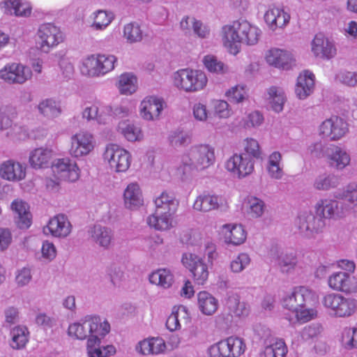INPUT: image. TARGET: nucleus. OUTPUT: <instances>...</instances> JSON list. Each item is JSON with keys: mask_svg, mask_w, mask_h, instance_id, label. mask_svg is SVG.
Instances as JSON below:
<instances>
[{"mask_svg": "<svg viewBox=\"0 0 357 357\" xmlns=\"http://www.w3.org/2000/svg\"><path fill=\"white\" fill-rule=\"evenodd\" d=\"M339 184V178L335 175H321L316 178L314 187L319 190H328Z\"/></svg>", "mask_w": 357, "mask_h": 357, "instance_id": "obj_53", "label": "nucleus"}, {"mask_svg": "<svg viewBox=\"0 0 357 357\" xmlns=\"http://www.w3.org/2000/svg\"><path fill=\"white\" fill-rule=\"evenodd\" d=\"M288 352L287 347L282 340H277L267 345L261 354L262 357H285Z\"/></svg>", "mask_w": 357, "mask_h": 357, "instance_id": "obj_42", "label": "nucleus"}, {"mask_svg": "<svg viewBox=\"0 0 357 357\" xmlns=\"http://www.w3.org/2000/svg\"><path fill=\"white\" fill-rule=\"evenodd\" d=\"M95 139L87 131H79L71 137L69 153L74 158L89 155L95 147Z\"/></svg>", "mask_w": 357, "mask_h": 357, "instance_id": "obj_10", "label": "nucleus"}, {"mask_svg": "<svg viewBox=\"0 0 357 357\" xmlns=\"http://www.w3.org/2000/svg\"><path fill=\"white\" fill-rule=\"evenodd\" d=\"M310 295L311 291L306 287H296L283 299V305L292 312L297 311L304 307Z\"/></svg>", "mask_w": 357, "mask_h": 357, "instance_id": "obj_18", "label": "nucleus"}, {"mask_svg": "<svg viewBox=\"0 0 357 357\" xmlns=\"http://www.w3.org/2000/svg\"><path fill=\"white\" fill-rule=\"evenodd\" d=\"M121 133L130 142L139 141L143 138L141 128L135 124L121 122L119 125Z\"/></svg>", "mask_w": 357, "mask_h": 357, "instance_id": "obj_40", "label": "nucleus"}, {"mask_svg": "<svg viewBox=\"0 0 357 357\" xmlns=\"http://www.w3.org/2000/svg\"><path fill=\"white\" fill-rule=\"evenodd\" d=\"M38 45L39 49L48 52L63 40V34L60 28L52 23L41 24L37 32Z\"/></svg>", "mask_w": 357, "mask_h": 357, "instance_id": "obj_7", "label": "nucleus"}, {"mask_svg": "<svg viewBox=\"0 0 357 357\" xmlns=\"http://www.w3.org/2000/svg\"><path fill=\"white\" fill-rule=\"evenodd\" d=\"M31 76L30 68L21 63H8L0 70V78L8 84H22L31 79Z\"/></svg>", "mask_w": 357, "mask_h": 357, "instance_id": "obj_12", "label": "nucleus"}, {"mask_svg": "<svg viewBox=\"0 0 357 357\" xmlns=\"http://www.w3.org/2000/svg\"><path fill=\"white\" fill-rule=\"evenodd\" d=\"M123 36L130 43H137L142 40L143 33L138 24L131 22L125 25Z\"/></svg>", "mask_w": 357, "mask_h": 357, "instance_id": "obj_51", "label": "nucleus"}, {"mask_svg": "<svg viewBox=\"0 0 357 357\" xmlns=\"http://www.w3.org/2000/svg\"><path fill=\"white\" fill-rule=\"evenodd\" d=\"M182 262L192 273L195 284L204 285L206 283L209 272L207 265L202 258L192 253L184 254L182 257Z\"/></svg>", "mask_w": 357, "mask_h": 357, "instance_id": "obj_11", "label": "nucleus"}, {"mask_svg": "<svg viewBox=\"0 0 357 357\" xmlns=\"http://www.w3.org/2000/svg\"><path fill=\"white\" fill-rule=\"evenodd\" d=\"M249 209L248 213L252 218L260 217L264 210V204L263 201L255 197H252L248 199Z\"/></svg>", "mask_w": 357, "mask_h": 357, "instance_id": "obj_60", "label": "nucleus"}, {"mask_svg": "<svg viewBox=\"0 0 357 357\" xmlns=\"http://www.w3.org/2000/svg\"><path fill=\"white\" fill-rule=\"evenodd\" d=\"M227 305L230 312L236 317L246 316L249 312V307L244 302H241L237 295L231 296L227 301Z\"/></svg>", "mask_w": 357, "mask_h": 357, "instance_id": "obj_48", "label": "nucleus"}, {"mask_svg": "<svg viewBox=\"0 0 357 357\" xmlns=\"http://www.w3.org/2000/svg\"><path fill=\"white\" fill-rule=\"evenodd\" d=\"M167 346L161 337H151L140 341L137 347L139 353L144 355H158L165 351Z\"/></svg>", "mask_w": 357, "mask_h": 357, "instance_id": "obj_29", "label": "nucleus"}, {"mask_svg": "<svg viewBox=\"0 0 357 357\" xmlns=\"http://www.w3.org/2000/svg\"><path fill=\"white\" fill-rule=\"evenodd\" d=\"M260 36V30L246 20L234 21L227 24L222 29V40L224 47L234 55L241 49V44L245 43L252 45L256 44Z\"/></svg>", "mask_w": 357, "mask_h": 357, "instance_id": "obj_1", "label": "nucleus"}, {"mask_svg": "<svg viewBox=\"0 0 357 357\" xmlns=\"http://www.w3.org/2000/svg\"><path fill=\"white\" fill-rule=\"evenodd\" d=\"M342 342L347 348L357 349V328H344L342 333Z\"/></svg>", "mask_w": 357, "mask_h": 357, "instance_id": "obj_59", "label": "nucleus"}, {"mask_svg": "<svg viewBox=\"0 0 357 357\" xmlns=\"http://www.w3.org/2000/svg\"><path fill=\"white\" fill-rule=\"evenodd\" d=\"M265 58L268 64L284 70L289 69L294 62L290 52L278 48L268 50Z\"/></svg>", "mask_w": 357, "mask_h": 357, "instance_id": "obj_21", "label": "nucleus"}, {"mask_svg": "<svg viewBox=\"0 0 357 357\" xmlns=\"http://www.w3.org/2000/svg\"><path fill=\"white\" fill-rule=\"evenodd\" d=\"M297 225L302 234L310 237L321 231L324 224L321 218H316L311 213L305 212L298 217Z\"/></svg>", "mask_w": 357, "mask_h": 357, "instance_id": "obj_17", "label": "nucleus"}, {"mask_svg": "<svg viewBox=\"0 0 357 357\" xmlns=\"http://www.w3.org/2000/svg\"><path fill=\"white\" fill-rule=\"evenodd\" d=\"M114 19V15L110 12L105 10H98L94 13L93 22L92 26L96 30L105 29Z\"/></svg>", "mask_w": 357, "mask_h": 357, "instance_id": "obj_54", "label": "nucleus"}, {"mask_svg": "<svg viewBox=\"0 0 357 357\" xmlns=\"http://www.w3.org/2000/svg\"><path fill=\"white\" fill-rule=\"evenodd\" d=\"M327 158L329 164L338 169H344L350 162L349 155L338 146H333L329 149Z\"/></svg>", "mask_w": 357, "mask_h": 357, "instance_id": "obj_32", "label": "nucleus"}, {"mask_svg": "<svg viewBox=\"0 0 357 357\" xmlns=\"http://www.w3.org/2000/svg\"><path fill=\"white\" fill-rule=\"evenodd\" d=\"M125 204L132 208L143 204V198L141 190L137 183H130L124 191Z\"/></svg>", "mask_w": 357, "mask_h": 357, "instance_id": "obj_36", "label": "nucleus"}, {"mask_svg": "<svg viewBox=\"0 0 357 357\" xmlns=\"http://www.w3.org/2000/svg\"><path fill=\"white\" fill-rule=\"evenodd\" d=\"M337 78L342 84L354 86L357 85V73L355 72L344 71L340 73Z\"/></svg>", "mask_w": 357, "mask_h": 357, "instance_id": "obj_63", "label": "nucleus"}, {"mask_svg": "<svg viewBox=\"0 0 357 357\" xmlns=\"http://www.w3.org/2000/svg\"><path fill=\"white\" fill-rule=\"evenodd\" d=\"M104 158L116 172H125L130 166L131 155L116 144H109L106 147Z\"/></svg>", "mask_w": 357, "mask_h": 357, "instance_id": "obj_8", "label": "nucleus"}, {"mask_svg": "<svg viewBox=\"0 0 357 357\" xmlns=\"http://www.w3.org/2000/svg\"><path fill=\"white\" fill-rule=\"evenodd\" d=\"M147 224L149 227L159 231L170 229L176 224L175 214L162 213L156 214V211L147 218Z\"/></svg>", "mask_w": 357, "mask_h": 357, "instance_id": "obj_27", "label": "nucleus"}, {"mask_svg": "<svg viewBox=\"0 0 357 357\" xmlns=\"http://www.w3.org/2000/svg\"><path fill=\"white\" fill-rule=\"evenodd\" d=\"M226 169L239 178L245 177L254 171L255 162L245 153H234L227 160Z\"/></svg>", "mask_w": 357, "mask_h": 357, "instance_id": "obj_14", "label": "nucleus"}, {"mask_svg": "<svg viewBox=\"0 0 357 357\" xmlns=\"http://www.w3.org/2000/svg\"><path fill=\"white\" fill-rule=\"evenodd\" d=\"M314 86V75L309 70H304L297 79L295 92L300 99L306 98L312 92Z\"/></svg>", "mask_w": 357, "mask_h": 357, "instance_id": "obj_28", "label": "nucleus"}, {"mask_svg": "<svg viewBox=\"0 0 357 357\" xmlns=\"http://www.w3.org/2000/svg\"><path fill=\"white\" fill-rule=\"evenodd\" d=\"M215 162L214 147L207 144H200L190 147L181 155L177 171L181 175H190L195 171L209 168Z\"/></svg>", "mask_w": 357, "mask_h": 357, "instance_id": "obj_2", "label": "nucleus"}, {"mask_svg": "<svg viewBox=\"0 0 357 357\" xmlns=\"http://www.w3.org/2000/svg\"><path fill=\"white\" fill-rule=\"evenodd\" d=\"M92 238L102 247H107L112 240L111 231L100 226H95L92 230Z\"/></svg>", "mask_w": 357, "mask_h": 357, "instance_id": "obj_52", "label": "nucleus"}, {"mask_svg": "<svg viewBox=\"0 0 357 357\" xmlns=\"http://www.w3.org/2000/svg\"><path fill=\"white\" fill-rule=\"evenodd\" d=\"M45 229H47L52 236L64 238L70 234L71 225L66 215L59 214L50 220L44 229L45 231Z\"/></svg>", "mask_w": 357, "mask_h": 357, "instance_id": "obj_22", "label": "nucleus"}, {"mask_svg": "<svg viewBox=\"0 0 357 357\" xmlns=\"http://www.w3.org/2000/svg\"><path fill=\"white\" fill-rule=\"evenodd\" d=\"M162 101L155 97L145 98L140 105V114L144 119L154 120L162 110Z\"/></svg>", "mask_w": 357, "mask_h": 357, "instance_id": "obj_25", "label": "nucleus"}, {"mask_svg": "<svg viewBox=\"0 0 357 357\" xmlns=\"http://www.w3.org/2000/svg\"><path fill=\"white\" fill-rule=\"evenodd\" d=\"M52 169L54 175L61 181L75 182L79 177V169L76 162L68 158L56 160Z\"/></svg>", "mask_w": 357, "mask_h": 357, "instance_id": "obj_13", "label": "nucleus"}, {"mask_svg": "<svg viewBox=\"0 0 357 357\" xmlns=\"http://www.w3.org/2000/svg\"><path fill=\"white\" fill-rule=\"evenodd\" d=\"M246 349L243 338L231 335L211 345L207 352L209 357H240Z\"/></svg>", "mask_w": 357, "mask_h": 357, "instance_id": "obj_5", "label": "nucleus"}, {"mask_svg": "<svg viewBox=\"0 0 357 357\" xmlns=\"http://www.w3.org/2000/svg\"><path fill=\"white\" fill-rule=\"evenodd\" d=\"M52 157V151L47 148L34 149L29 155V163L35 169L47 167Z\"/></svg>", "mask_w": 357, "mask_h": 357, "instance_id": "obj_34", "label": "nucleus"}, {"mask_svg": "<svg viewBox=\"0 0 357 357\" xmlns=\"http://www.w3.org/2000/svg\"><path fill=\"white\" fill-rule=\"evenodd\" d=\"M264 122V116L258 111H254L249 113L244 120V127L251 128L258 127Z\"/></svg>", "mask_w": 357, "mask_h": 357, "instance_id": "obj_62", "label": "nucleus"}, {"mask_svg": "<svg viewBox=\"0 0 357 357\" xmlns=\"http://www.w3.org/2000/svg\"><path fill=\"white\" fill-rule=\"evenodd\" d=\"M15 220L20 229H28L31 225V214L28 204L21 199H14L10 205Z\"/></svg>", "mask_w": 357, "mask_h": 357, "instance_id": "obj_20", "label": "nucleus"}, {"mask_svg": "<svg viewBox=\"0 0 357 357\" xmlns=\"http://www.w3.org/2000/svg\"><path fill=\"white\" fill-rule=\"evenodd\" d=\"M214 112L220 118H227L231 114L229 104L225 100H215L214 102Z\"/></svg>", "mask_w": 357, "mask_h": 357, "instance_id": "obj_64", "label": "nucleus"}, {"mask_svg": "<svg viewBox=\"0 0 357 357\" xmlns=\"http://www.w3.org/2000/svg\"><path fill=\"white\" fill-rule=\"evenodd\" d=\"M223 205V199L218 195L204 192L198 195L194 203L193 208L200 212H209L218 210Z\"/></svg>", "mask_w": 357, "mask_h": 357, "instance_id": "obj_19", "label": "nucleus"}, {"mask_svg": "<svg viewBox=\"0 0 357 357\" xmlns=\"http://www.w3.org/2000/svg\"><path fill=\"white\" fill-rule=\"evenodd\" d=\"M116 86L121 94H132L137 89V78L130 73H123L119 76Z\"/></svg>", "mask_w": 357, "mask_h": 357, "instance_id": "obj_38", "label": "nucleus"}, {"mask_svg": "<svg viewBox=\"0 0 357 357\" xmlns=\"http://www.w3.org/2000/svg\"><path fill=\"white\" fill-rule=\"evenodd\" d=\"M323 305L337 317H348L357 310V301L338 294H328L323 298Z\"/></svg>", "mask_w": 357, "mask_h": 357, "instance_id": "obj_6", "label": "nucleus"}, {"mask_svg": "<svg viewBox=\"0 0 357 357\" xmlns=\"http://www.w3.org/2000/svg\"><path fill=\"white\" fill-rule=\"evenodd\" d=\"M340 198L344 201L354 213H357V184L348 185Z\"/></svg>", "mask_w": 357, "mask_h": 357, "instance_id": "obj_50", "label": "nucleus"}, {"mask_svg": "<svg viewBox=\"0 0 357 357\" xmlns=\"http://www.w3.org/2000/svg\"><path fill=\"white\" fill-rule=\"evenodd\" d=\"M155 205L154 211H156V214L160 215L162 213L175 214L178 206V202L173 195L163 192L155 199Z\"/></svg>", "mask_w": 357, "mask_h": 357, "instance_id": "obj_30", "label": "nucleus"}, {"mask_svg": "<svg viewBox=\"0 0 357 357\" xmlns=\"http://www.w3.org/2000/svg\"><path fill=\"white\" fill-rule=\"evenodd\" d=\"M203 63L206 69L215 73H225L227 71V68L225 64L218 60L216 56L213 55H206L204 57Z\"/></svg>", "mask_w": 357, "mask_h": 357, "instance_id": "obj_55", "label": "nucleus"}, {"mask_svg": "<svg viewBox=\"0 0 357 357\" xmlns=\"http://www.w3.org/2000/svg\"><path fill=\"white\" fill-rule=\"evenodd\" d=\"M243 152L247 156L251 159H261L262 152L257 140L253 138H246L243 142Z\"/></svg>", "mask_w": 357, "mask_h": 357, "instance_id": "obj_49", "label": "nucleus"}, {"mask_svg": "<svg viewBox=\"0 0 357 357\" xmlns=\"http://www.w3.org/2000/svg\"><path fill=\"white\" fill-rule=\"evenodd\" d=\"M0 176L8 181H20L25 178L26 169L19 162L9 160L1 165Z\"/></svg>", "mask_w": 357, "mask_h": 357, "instance_id": "obj_23", "label": "nucleus"}, {"mask_svg": "<svg viewBox=\"0 0 357 357\" xmlns=\"http://www.w3.org/2000/svg\"><path fill=\"white\" fill-rule=\"evenodd\" d=\"M267 100L275 112H280L283 109L285 98L281 89L275 86L270 87L268 90Z\"/></svg>", "mask_w": 357, "mask_h": 357, "instance_id": "obj_41", "label": "nucleus"}, {"mask_svg": "<svg viewBox=\"0 0 357 357\" xmlns=\"http://www.w3.org/2000/svg\"><path fill=\"white\" fill-rule=\"evenodd\" d=\"M281 160L282 155L278 151H274L269 155L267 171L272 178L279 179L282 176L283 171L281 166Z\"/></svg>", "mask_w": 357, "mask_h": 357, "instance_id": "obj_39", "label": "nucleus"}, {"mask_svg": "<svg viewBox=\"0 0 357 357\" xmlns=\"http://www.w3.org/2000/svg\"><path fill=\"white\" fill-rule=\"evenodd\" d=\"M100 75H104L112 71L117 59L114 55L98 54Z\"/></svg>", "mask_w": 357, "mask_h": 357, "instance_id": "obj_57", "label": "nucleus"}, {"mask_svg": "<svg viewBox=\"0 0 357 357\" xmlns=\"http://www.w3.org/2000/svg\"><path fill=\"white\" fill-rule=\"evenodd\" d=\"M197 303L200 311L205 315L213 314L218 307V300L206 291L198 293Z\"/></svg>", "mask_w": 357, "mask_h": 357, "instance_id": "obj_33", "label": "nucleus"}, {"mask_svg": "<svg viewBox=\"0 0 357 357\" xmlns=\"http://www.w3.org/2000/svg\"><path fill=\"white\" fill-rule=\"evenodd\" d=\"M102 337L93 338L89 342L87 354L89 357H108L116 353V348L113 345H107L102 348L100 347Z\"/></svg>", "mask_w": 357, "mask_h": 357, "instance_id": "obj_35", "label": "nucleus"}, {"mask_svg": "<svg viewBox=\"0 0 357 357\" xmlns=\"http://www.w3.org/2000/svg\"><path fill=\"white\" fill-rule=\"evenodd\" d=\"M112 113L110 106L96 102L87 107L83 112V116L87 120H96L98 123H106Z\"/></svg>", "mask_w": 357, "mask_h": 357, "instance_id": "obj_24", "label": "nucleus"}, {"mask_svg": "<svg viewBox=\"0 0 357 357\" xmlns=\"http://www.w3.org/2000/svg\"><path fill=\"white\" fill-rule=\"evenodd\" d=\"M290 15L282 8L272 7L268 8L264 15V20L273 30L282 28L289 22Z\"/></svg>", "mask_w": 357, "mask_h": 357, "instance_id": "obj_26", "label": "nucleus"}, {"mask_svg": "<svg viewBox=\"0 0 357 357\" xmlns=\"http://www.w3.org/2000/svg\"><path fill=\"white\" fill-rule=\"evenodd\" d=\"M190 24H192L194 33L199 38H204L209 35V29L208 27L204 25L201 21L194 18L189 17L183 18L181 22V26L183 29H188Z\"/></svg>", "mask_w": 357, "mask_h": 357, "instance_id": "obj_46", "label": "nucleus"}, {"mask_svg": "<svg viewBox=\"0 0 357 357\" xmlns=\"http://www.w3.org/2000/svg\"><path fill=\"white\" fill-rule=\"evenodd\" d=\"M6 12L16 16H28L31 14V8L27 3L19 0H8L5 1Z\"/></svg>", "mask_w": 357, "mask_h": 357, "instance_id": "obj_45", "label": "nucleus"}, {"mask_svg": "<svg viewBox=\"0 0 357 357\" xmlns=\"http://www.w3.org/2000/svg\"><path fill=\"white\" fill-rule=\"evenodd\" d=\"M338 203L336 200L321 199L315 206L316 213L322 218H331L337 211Z\"/></svg>", "mask_w": 357, "mask_h": 357, "instance_id": "obj_44", "label": "nucleus"}, {"mask_svg": "<svg viewBox=\"0 0 357 357\" xmlns=\"http://www.w3.org/2000/svg\"><path fill=\"white\" fill-rule=\"evenodd\" d=\"M222 233L225 241L233 245H240L246 239V231L240 225H225Z\"/></svg>", "mask_w": 357, "mask_h": 357, "instance_id": "obj_31", "label": "nucleus"}, {"mask_svg": "<svg viewBox=\"0 0 357 357\" xmlns=\"http://www.w3.org/2000/svg\"><path fill=\"white\" fill-rule=\"evenodd\" d=\"M149 280L151 283L166 289L172 286L174 276L169 270L162 268L153 272L149 276Z\"/></svg>", "mask_w": 357, "mask_h": 357, "instance_id": "obj_37", "label": "nucleus"}, {"mask_svg": "<svg viewBox=\"0 0 357 357\" xmlns=\"http://www.w3.org/2000/svg\"><path fill=\"white\" fill-rule=\"evenodd\" d=\"M311 50L316 57L330 59L336 54V48L332 41L322 33H317L312 41Z\"/></svg>", "mask_w": 357, "mask_h": 357, "instance_id": "obj_16", "label": "nucleus"}, {"mask_svg": "<svg viewBox=\"0 0 357 357\" xmlns=\"http://www.w3.org/2000/svg\"><path fill=\"white\" fill-rule=\"evenodd\" d=\"M29 333L26 327H15L11 331L10 346L15 349L24 348L29 341Z\"/></svg>", "mask_w": 357, "mask_h": 357, "instance_id": "obj_43", "label": "nucleus"}, {"mask_svg": "<svg viewBox=\"0 0 357 357\" xmlns=\"http://www.w3.org/2000/svg\"><path fill=\"white\" fill-rule=\"evenodd\" d=\"M229 100L232 102H242L248 98V90L244 85H236L226 92Z\"/></svg>", "mask_w": 357, "mask_h": 357, "instance_id": "obj_56", "label": "nucleus"}, {"mask_svg": "<svg viewBox=\"0 0 357 357\" xmlns=\"http://www.w3.org/2000/svg\"><path fill=\"white\" fill-rule=\"evenodd\" d=\"M208 82L206 74L199 70L180 69L173 75V84L178 90L194 93L204 89Z\"/></svg>", "mask_w": 357, "mask_h": 357, "instance_id": "obj_4", "label": "nucleus"}, {"mask_svg": "<svg viewBox=\"0 0 357 357\" xmlns=\"http://www.w3.org/2000/svg\"><path fill=\"white\" fill-rule=\"evenodd\" d=\"M110 331V325L107 321H101L99 317L88 316L82 323H74L68 327V335L79 340H87L86 350L89 342L93 338L105 337Z\"/></svg>", "mask_w": 357, "mask_h": 357, "instance_id": "obj_3", "label": "nucleus"}, {"mask_svg": "<svg viewBox=\"0 0 357 357\" xmlns=\"http://www.w3.org/2000/svg\"><path fill=\"white\" fill-rule=\"evenodd\" d=\"M328 286L333 290L352 293L357 290V281L354 276L345 272L333 273L328 280Z\"/></svg>", "mask_w": 357, "mask_h": 357, "instance_id": "obj_15", "label": "nucleus"}, {"mask_svg": "<svg viewBox=\"0 0 357 357\" xmlns=\"http://www.w3.org/2000/svg\"><path fill=\"white\" fill-rule=\"evenodd\" d=\"M38 109L43 115L51 117L56 116L61 112V109L57 106L56 102L51 99H47L42 101L38 105Z\"/></svg>", "mask_w": 357, "mask_h": 357, "instance_id": "obj_58", "label": "nucleus"}, {"mask_svg": "<svg viewBox=\"0 0 357 357\" xmlns=\"http://www.w3.org/2000/svg\"><path fill=\"white\" fill-rule=\"evenodd\" d=\"M349 131L347 123L337 116H333L324 121L319 128V135L324 139L337 141Z\"/></svg>", "mask_w": 357, "mask_h": 357, "instance_id": "obj_9", "label": "nucleus"}, {"mask_svg": "<svg viewBox=\"0 0 357 357\" xmlns=\"http://www.w3.org/2000/svg\"><path fill=\"white\" fill-rule=\"evenodd\" d=\"M80 70L82 74L89 77L100 76L98 54H92L85 58Z\"/></svg>", "mask_w": 357, "mask_h": 357, "instance_id": "obj_47", "label": "nucleus"}, {"mask_svg": "<svg viewBox=\"0 0 357 357\" xmlns=\"http://www.w3.org/2000/svg\"><path fill=\"white\" fill-rule=\"evenodd\" d=\"M250 262L248 255L241 253L234 259L230 264L231 269L234 273L242 271Z\"/></svg>", "mask_w": 357, "mask_h": 357, "instance_id": "obj_61", "label": "nucleus"}]
</instances>
